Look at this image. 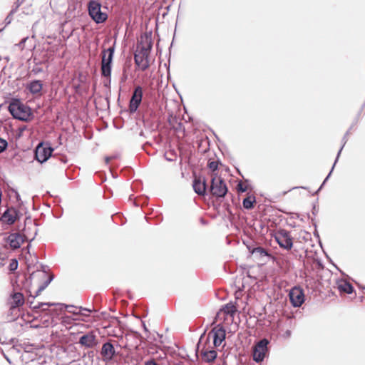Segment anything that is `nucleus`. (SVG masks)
Instances as JSON below:
<instances>
[{
    "label": "nucleus",
    "instance_id": "obj_39",
    "mask_svg": "<svg viewBox=\"0 0 365 365\" xmlns=\"http://www.w3.org/2000/svg\"><path fill=\"white\" fill-rule=\"evenodd\" d=\"M237 190L239 192H245L247 191V187L243 185L242 181H240L237 185Z\"/></svg>",
    "mask_w": 365,
    "mask_h": 365
},
{
    "label": "nucleus",
    "instance_id": "obj_37",
    "mask_svg": "<svg viewBox=\"0 0 365 365\" xmlns=\"http://www.w3.org/2000/svg\"><path fill=\"white\" fill-rule=\"evenodd\" d=\"M8 145V142L0 137V154L6 150Z\"/></svg>",
    "mask_w": 365,
    "mask_h": 365
},
{
    "label": "nucleus",
    "instance_id": "obj_41",
    "mask_svg": "<svg viewBox=\"0 0 365 365\" xmlns=\"http://www.w3.org/2000/svg\"><path fill=\"white\" fill-rule=\"evenodd\" d=\"M28 37L23 38L21 41L18 43H16L15 46L20 48L21 50L24 48L25 43L27 41Z\"/></svg>",
    "mask_w": 365,
    "mask_h": 365
},
{
    "label": "nucleus",
    "instance_id": "obj_59",
    "mask_svg": "<svg viewBox=\"0 0 365 365\" xmlns=\"http://www.w3.org/2000/svg\"><path fill=\"white\" fill-rule=\"evenodd\" d=\"M143 205L148 204V198H145L143 202Z\"/></svg>",
    "mask_w": 365,
    "mask_h": 365
},
{
    "label": "nucleus",
    "instance_id": "obj_19",
    "mask_svg": "<svg viewBox=\"0 0 365 365\" xmlns=\"http://www.w3.org/2000/svg\"><path fill=\"white\" fill-rule=\"evenodd\" d=\"M79 343L86 347H93L96 344V336L93 333H88L82 336L79 339Z\"/></svg>",
    "mask_w": 365,
    "mask_h": 365
},
{
    "label": "nucleus",
    "instance_id": "obj_51",
    "mask_svg": "<svg viewBox=\"0 0 365 365\" xmlns=\"http://www.w3.org/2000/svg\"><path fill=\"white\" fill-rule=\"evenodd\" d=\"M113 158H115V155H113V156H106V157L105 158V162H106V164H108V163H109V162H110L112 159H113Z\"/></svg>",
    "mask_w": 365,
    "mask_h": 365
},
{
    "label": "nucleus",
    "instance_id": "obj_32",
    "mask_svg": "<svg viewBox=\"0 0 365 365\" xmlns=\"http://www.w3.org/2000/svg\"><path fill=\"white\" fill-rule=\"evenodd\" d=\"M165 160L168 162H173L177 158V153L175 150H170L164 155Z\"/></svg>",
    "mask_w": 365,
    "mask_h": 365
},
{
    "label": "nucleus",
    "instance_id": "obj_35",
    "mask_svg": "<svg viewBox=\"0 0 365 365\" xmlns=\"http://www.w3.org/2000/svg\"><path fill=\"white\" fill-rule=\"evenodd\" d=\"M19 266V262L16 259H12L9 265V270L11 272H15Z\"/></svg>",
    "mask_w": 365,
    "mask_h": 365
},
{
    "label": "nucleus",
    "instance_id": "obj_33",
    "mask_svg": "<svg viewBox=\"0 0 365 365\" xmlns=\"http://www.w3.org/2000/svg\"><path fill=\"white\" fill-rule=\"evenodd\" d=\"M82 308L81 307H77L73 305H66V309L69 313H72L73 314H79L81 313Z\"/></svg>",
    "mask_w": 365,
    "mask_h": 365
},
{
    "label": "nucleus",
    "instance_id": "obj_46",
    "mask_svg": "<svg viewBox=\"0 0 365 365\" xmlns=\"http://www.w3.org/2000/svg\"><path fill=\"white\" fill-rule=\"evenodd\" d=\"M14 192H15V196H16V201L18 202V203L19 204V205H21L23 204V202L21 199V196L19 195V193L14 190Z\"/></svg>",
    "mask_w": 365,
    "mask_h": 365
},
{
    "label": "nucleus",
    "instance_id": "obj_14",
    "mask_svg": "<svg viewBox=\"0 0 365 365\" xmlns=\"http://www.w3.org/2000/svg\"><path fill=\"white\" fill-rule=\"evenodd\" d=\"M212 335L213 338L214 346H220L226 337V331L221 324L215 326L210 332L209 336Z\"/></svg>",
    "mask_w": 365,
    "mask_h": 365
},
{
    "label": "nucleus",
    "instance_id": "obj_1",
    "mask_svg": "<svg viewBox=\"0 0 365 365\" xmlns=\"http://www.w3.org/2000/svg\"><path fill=\"white\" fill-rule=\"evenodd\" d=\"M8 110L15 119L29 122L34 118L31 108L24 104L19 98H14L9 103Z\"/></svg>",
    "mask_w": 365,
    "mask_h": 365
},
{
    "label": "nucleus",
    "instance_id": "obj_53",
    "mask_svg": "<svg viewBox=\"0 0 365 365\" xmlns=\"http://www.w3.org/2000/svg\"><path fill=\"white\" fill-rule=\"evenodd\" d=\"M355 283L357 284L358 287L362 290V293L365 294V292H364V290H365V287L360 284L359 283H357L356 282H355Z\"/></svg>",
    "mask_w": 365,
    "mask_h": 365
},
{
    "label": "nucleus",
    "instance_id": "obj_13",
    "mask_svg": "<svg viewBox=\"0 0 365 365\" xmlns=\"http://www.w3.org/2000/svg\"><path fill=\"white\" fill-rule=\"evenodd\" d=\"M269 341L266 339L260 340L254 347L253 359L257 362L263 361L267 351Z\"/></svg>",
    "mask_w": 365,
    "mask_h": 365
},
{
    "label": "nucleus",
    "instance_id": "obj_27",
    "mask_svg": "<svg viewBox=\"0 0 365 365\" xmlns=\"http://www.w3.org/2000/svg\"><path fill=\"white\" fill-rule=\"evenodd\" d=\"M256 202L255 197L254 195H248L242 200L243 207L246 210H252L255 207V203Z\"/></svg>",
    "mask_w": 365,
    "mask_h": 365
},
{
    "label": "nucleus",
    "instance_id": "obj_57",
    "mask_svg": "<svg viewBox=\"0 0 365 365\" xmlns=\"http://www.w3.org/2000/svg\"><path fill=\"white\" fill-rule=\"evenodd\" d=\"M325 183H326V182L323 181V182L322 183V185H320V187H319V190H322V187L324 186Z\"/></svg>",
    "mask_w": 365,
    "mask_h": 365
},
{
    "label": "nucleus",
    "instance_id": "obj_2",
    "mask_svg": "<svg viewBox=\"0 0 365 365\" xmlns=\"http://www.w3.org/2000/svg\"><path fill=\"white\" fill-rule=\"evenodd\" d=\"M87 9L89 17L96 24H103L107 21L108 15L102 11V4L98 0H90Z\"/></svg>",
    "mask_w": 365,
    "mask_h": 365
},
{
    "label": "nucleus",
    "instance_id": "obj_36",
    "mask_svg": "<svg viewBox=\"0 0 365 365\" xmlns=\"http://www.w3.org/2000/svg\"><path fill=\"white\" fill-rule=\"evenodd\" d=\"M16 12V9H12L7 16L4 19L5 26H7L11 24L13 20V16Z\"/></svg>",
    "mask_w": 365,
    "mask_h": 365
},
{
    "label": "nucleus",
    "instance_id": "obj_34",
    "mask_svg": "<svg viewBox=\"0 0 365 365\" xmlns=\"http://www.w3.org/2000/svg\"><path fill=\"white\" fill-rule=\"evenodd\" d=\"M290 303L295 307H300L304 302V298H289Z\"/></svg>",
    "mask_w": 365,
    "mask_h": 365
},
{
    "label": "nucleus",
    "instance_id": "obj_8",
    "mask_svg": "<svg viewBox=\"0 0 365 365\" xmlns=\"http://www.w3.org/2000/svg\"><path fill=\"white\" fill-rule=\"evenodd\" d=\"M237 312V302H230L220 309L217 314L216 319L219 320H223V322L225 323V322L228 319L227 316H229L230 317V322H232L234 315Z\"/></svg>",
    "mask_w": 365,
    "mask_h": 365
},
{
    "label": "nucleus",
    "instance_id": "obj_15",
    "mask_svg": "<svg viewBox=\"0 0 365 365\" xmlns=\"http://www.w3.org/2000/svg\"><path fill=\"white\" fill-rule=\"evenodd\" d=\"M153 48L152 32H145L140 37L137 49L150 52Z\"/></svg>",
    "mask_w": 365,
    "mask_h": 365
},
{
    "label": "nucleus",
    "instance_id": "obj_18",
    "mask_svg": "<svg viewBox=\"0 0 365 365\" xmlns=\"http://www.w3.org/2000/svg\"><path fill=\"white\" fill-rule=\"evenodd\" d=\"M0 221L2 223H6L8 225H12L16 222L15 215H13V207H7L0 217Z\"/></svg>",
    "mask_w": 365,
    "mask_h": 365
},
{
    "label": "nucleus",
    "instance_id": "obj_54",
    "mask_svg": "<svg viewBox=\"0 0 365 365\" xmlns=\"http://www.w3.org/2000/svg\"><path fill=\"white\" fill-rule=\"evenodd\" d=\"M145 365H157V364L153 360H150L145 362Z\"/></svg>",
    "mask_w": 365,
    "mask_h": 365
},
{
    "label": "nucleus",
    "instance_id": "obj_42",
    "mask_svg": "<svg viewBox=\"0 0 365 365\" xmlns=\"http://www.w3.org/2000/svg\"><path fill=\"white\" fill-rule=\"evenodd\" d=\"M106 78V80L103 82V86L107 88H110V83H111V75L110 76H103Z\"/></svg>",
    "mask_w": 365,
    "mask_h": 365
},
{
    "label": "nucleus",
    "instance_id": "obj_16",
    "mask_svg": "<svg viewBox=\"0 0 365 365\" xmlns=\"http://www.w3.org/2000/svg\"><path fill=\"white\" fill-rule=\"evenodd\" d=\"M192 187L195 192L198 195L205 196L207 195V184L205 178L202 180L200 178H195Z\"/></svg>",
    "mask_w": 365,
    "mask_h": 365
},
{
    "label": "nucleus",
    "instance_id": "obj_20",
    "mask_svg": "<svg viewBox=\"0 0 365 365\" xmlns=\"http://www.w3.org/2000/svg\"><path fill=\"white\" fill-rule=\"evenodd\" d=\"M43 88V83L40 80H32L26 85V89L32 95H38Z\"/></svg>",
    "mask_w": 365,
    "mask_h": 365
},
{
    "label": "nucleus",
    "instance_id": "obj_64",
    "mask_svg": "<svg viewBox=\"0 0 365 365\" xmlns=\"http://www.w3.org/2000/svg\"><path fill=\"white\" fill-rule=\"evenodd\" d=\"M113 176L114 178H117V175L115 176V174H113Z\"/></svg>",
    "mask_w": 365,
    "mask_h": 365
},
{
    "label": "nucleus",
    "instance_id": "obj_49",
    "mask_svg": "<svg viewBox=\"0 0 365 365\" xmlns=\"http://www.w3.org/2000/svg\"><path fill=\"white\" fill-rule=\"evenodd\" d=\"M40 267H41V270L42 272H43L44 274L47 273V271L48 269V267L47 265H44L43 264H40Z\"/></svg>",
    "mask_w": 365,
    "mask_h": 365
},
{
    "label": "nucleus",
    "instance_id": "obj_52",
    "mask_svg": "<svg viewBox=\"0 0 365 365\" xmlns=\"http://www.w3.org/2000/svg\"><path fill=\"white\" fill-rule=\"evenodd\" d=\"M318 210H319V209H318V208H317L316 205H315V204H314V205H313V207H312V214H313L314 215H316L317 214V212H318Z\"/></svg>",
    "mask_w": 365,
    "mask_h": 365
},
{
    "label": "nucleus",
    "instance_id": "obj_62",
    "mask_svg": "<svg viewBox=\"0 0 365 365\" xmlns=\"http://www.w3.org/2000/svg\"><path fill=\"white\" fill-rule=\"evenodd\" d=\"M30 247H31V245H30V244H29V245H27L26 248H27L28 250H29V248H30Z\"/></svg>",
    "mask_w": 365,
    "mask_h": 365
},
{
    "label": "nucleus",
    "instance_id": "obj_5",
    "mask_svg": "<svg viewBox=\"0 0 365 365\" xmlns=\"http://www.w3.org/2000/svg\"><path fill=\"white\" fill-rule=\"evenodd\" d=\"M38 232V230L36 229L34 232V235L31 238H29V237L26 236V233H21V232H16V233H11L7 237H6V242L9 245L10 247L12 250H16L21 247V245L25 242V241H29L31 242L34 240Z\"/></svg>",
    "mask_w": 365,
    "mask_h": 365
},
{
    "label": "nucleus",
    "instance_id": "obj_21",
    "mask_svg": "<svg viewBox=\"0 0 365 365\" xmlns=\"http://www.w3.org/2000/svg\"><path fill=\"white\" fill-rule=\"evenodd\" d=\"M348 134H349V131L348 132H346L345 134L344 135L342 139H341V146L340 148V149L339 150L338 153H337V155H336V159L334 160V163L331 167V170L329 171V174L327 175V176L325 178V179L324 180V182H327V181L328 180V179L330 178L331 175V173L333 172L334 169V167L336 164V163L338 162L339 160V156L341 155V153L344 148V147L345 146L346 143H347L348 141Z\"/></svg>",
    "mask_w": 365,
    "mask_h": 365
},
{
    "label": "nucleus",
    "instance_id": "obj_60",
    "mask_svg": "<svg viewBox=\"0 0 365 365\" xmlns=\"http://www.w3.org/2000/svg\"><path fill=\"white\" fill-rule=\"evenodd\" d=\"M140 136H144V133H143V130H142V131H140Z\"/></svg>",
    "mask_w": 365,
    "mask_h": 365
},
{
    "label": "nucleus",
    "instance_id": "obj_10",
    "mask_svg": "<svg viewBox=\"0 0 365 365\" xmlns=\"http://www.w3.org/2000/svg\"><path fill=\"white\" fill-rule=\"evenodd\" d=\"M143 96V88L140 86H135L129 101L128 111L130 113H134L137 111L141 104Z\"/></svg>",
    "mask_w": 365,
    "mask_h": 365
},
{
    "label": "nucleus",
    "instance_id": "obj_28",
    "mask_svg": "<svg viewBox=\"0 0 365 365\" xmlns=\"http://www.w3.org/2000/svg\"><path fill=\"white\" fill-rule=\"evenodd\" d=\"M287 297H305L303 289L299 286H294L289 289Z\"/></svg>",
    "mask_w": 365,
    "mask_h": 365
},
{
    "label": "nucleus",
    "instance_id": "obj_55",
    "mask_svg": "<svg viewBox=\"0 0 365 365\" xmlns=\"http://www.w3.org/2000/svg\"><path fill=\"white\" fill-rule=\"evenodd\" d=\"M200 222L202 224V225H207V221L205 220L204 218L201 217L200 218Z\"/></svg>",
    "mask_w": 365,
    "mask_h": 365
},
{
    "label": "nucleus",
    "instance_id": "obj_38",
    "mask_svg": "<svg viewBox=\"0 0 365 365\" xmlns=\"http://www.w3.org/2000/svg\"><path fill=\"white\" fill-rule=\"evenodd\" d=\"M40 64H41V61L36 63V65L32 68L31 72L35 75L43 72V68L39 66Z\"/></svg>",
    "mask_w": 365,
    "mask_h": 365
},
{
    "label": "nucleus",
    "instance_id": "obj_56",
    "mask_svg": "<svg viewBox=\"0 0 365 365\" xmlns=\"http://www.w3.org/2000/svg\"><path fill=\"white\" fill-rule=\"evenodd\" d=\"M134 205H135V207H138V206H140V204L138 202V201H137V200H135V201H134Z\"/></svg>",
    "mask_w": 365,
    "mask_h": 365
},
{
    "label": "nucleus",
    "instance_id": "obj_24",
    "mask_svg": "<svg viewBox=\"0 0 365 365\" xmlns=\"http://www.w3.org/2000/svg\"><path fill=\"white\" fill-rule=\"evenodd\" d=\"M338 290L341 294H351L354 292V289L352 284L347 281H342L337 286Z\"/></svg>",
    "mask_w": 365,
    "mask_h": 365
},
{
    "label": "nucleus",
    "instance_id": "obj_44",
    "mask_svg": "<svg viewBox=\"0 0 365 365\" xmlns=\"http://www.w3.org/2000/svg\"><path fill=\"white\" fill-rule=\"evenodd\" d=\"M9 297H25L24 294L21 292H13L10 294Z\"/></svg>",
    "mask_w": 365,
    "mask_h": 365
},
{
    "label": "nucleus",
    "instance_id": "obj_30",
    "mask_svg": "<svg viewBox=\"0 0 365 365\" xmlns=\"http://www.w3.org/2000/svg\"><path fill=\"white\" fill-rule=\"evenodd\" d=\"M365 108V101H364V103L362 104L359 111L358 112V113L356 114L355 118L354 119L353 122H352V124L351 125L350 128L348 129V130L346 132L349 131V134L348 135L350 134V132H351V130L353 129V128L357 125L359 120V118H360V116H361V114L363 111V110Z\"/></svg>",
    "mask_w": 365,
    "mask_h": 365
},
{
    "label": "nucleus",
    "instance_id": "obj_9",
    "mask_svg": "<svg viewBox=\"0 0 365 365\" xmlns=\"http://www.w3.org/2000/svg\"><path fill=\"white\" fill-rule=\"evenodd\" d=\"M144 127L150 131H156L159 128V120L156 113L153 110H148L143 115Z\"/></svg>",
    "mask_w": 365,
    "mask_h": 365
},
{
    "label": "nucleus",
    "instance_id": "obj_3",
    "mask_svg": "<svg viewBox=\"0 0 365 365\" xmlns=\"http://www.w3.org/2000/svg\"><path fill=\"white\" fill-rule=\"evenodd\" d=\"M115 48V41L108 48H103L101 53V73L102 76H110Z\"/></svg>",
    "mask_w": 365,
    "mask_h": 365
},
{
    "label": "nucleus",
    "instance_id": "obj_29",
    "mask_svg": "<svg viewBox=\"0 0 365 365\" xmlns=\"http://www.w3.org/2000/svg\"><path fill=\"white\" fill-rule=\"evenodd\" d=\"M14 300L10 302V310L14 312L25 303V298H13Z\"/></svg>",
    "mask_w": 365,
    "mask_h": 365
},
{
    "label": "nucleus",
    "instance_id": "obj_26",
    "mask_svg": "<svg viewBox=\"0 0 365 365\" xmlns=\"http://www.w3.org/2000/svg\"><path fill=\"white\" fill-rule=\"evenodd\" d=\"M53 278H54V275L52 274H50L48 277L46 281H44L41 284H40L38 286V287L37 288L34 295L32 294L31 291H29V294L26 297H38L40 294V293L43 290H44L48 287V285L52 282Z\"/></svg>",
    "mask_w": 365,
    "mask_h": 365
},
{
    "label": "nucleus",
    "instance_id": "obj_63",
    "mask_svg": "<svg viewBox=\"0 0 365 365\" xmlns=\"http://www.w3.org/2000/svg\"><path fill=\"white\" fill-rule=\"evenodd\" d=\"M115 128H118V129H120V128H122V125H120V126H115Z\"/></svg>",
    "mask_w": 365,
    "mask_h": 365
},
{
    "label": "nucleus",
    "instance_id": "obj_58",
    "mask_svg": "<svg viewBox=\"0 0 365 365\" xmlns=\"http://www.w3.org/2000/svg\"><path fill=\"white\" fill-rule=\"evenodd\" d=\"M320 190H319V188H318V190H316V191H315L312 195H317Z\"/></svg>",
    "mask_w": 365,
    "mask_h": 365
},
{
    "label": "nucleus",
    "instance_id": "obj_23",
    "mask_svg": "<svg viewBox=\"0 0 365 365\" xmlns=\"http://www.w3.org/2000/svg\"><path fill=\"white\" fill-rule=\"evenodd\" d=\"M247 249L249 250V252L250 253H252V255L258 254L259 257H272V254L269 253L267 250L264 249V247H262L261 246H257V247L247 246Z\"/></svg>",
    "mask_w": 365,
    "mask_h": 365
},
{
    "label": "nucleus",
    "instance_id": "obj_43",
    "mask_svg": "<svg viewBox=\"0 0 365 365\" xmlns=\"http://www.w3.org/2000/svg\"><path fill=\"white\" fill-rule=\"evenodd\" d=\"M13 215H15L16 221L19 220L21 218V217L22 216V213H21L19 210H18L17 209H16L14 207H13Z\"/></svg>",
    "mask_w": 365,
    "mask_h": 365
},
{
    "label": "nucleus",
    "instance_id": "obj_17",
    "mask_svg": "<svg viewBox=\"0 0 365 365\" xmlns=\"http://www.w3.org/2000/svg\"><path fill=\"white\" fill-rule=\"evenodd\" d=\"M217 353L214 349L204 346L200 351L201 359L206 363L212 362L217 357Z\"/></svg>",
    "mask_w": 365,
    "mask_h": 365
},
{
    "label": "nucleus",
    "instance_id": "obj_7",
    "mask_svg": "<svg viewBox=\"0 0 365 365\" xmlns=\"http://www.w3.org/2000/svg\"><path fill=\"white\" fill-rule=\"evenodd\" d=\"M53 151V148L49 143L44 146V143L40 142L34 149V159L42 164L50 158Z\"/></svg>",
    "mask_w": 365,
    "mask_h": 365
},
{
    "label": "nucleus",
    "instance_id": "obj_11",
    "mask_svg": "<svg viewBox=\"0 0 365 365\" xmlns=\"http://www.w3.org/2000/svg\"><path fill=\"white\" fill-rule=\"evenodd\" d=\"M34 309L41 308L46 312H48L51 315H59L63 313L66 309V304L62 303H45L39 304L38 307H33Z\"/></svg>",
    "mask_w": 365,
    "mask_h": 365
},
{
    "label": "nucleus",
    "instance_id": "obj_45",
    "mask_svg": "<svg viewBox=\"0 0 365 365\" xmlns=\"http://www.w3.org/2000/svg\"><path fill=\"white\" fill-rule=\"evenodd\" d=\"M127 78H128V75H127V73H126V69L124 68L123 71L122 76L120 78V83H124L125 81H126Z\"/></svg>",
    "mask_w": 365,
    "mask_h": 365
},
{
    "label": "nucleus",
    "instance_id": "obj_40",
    "mask_svg": "<svg viewBox=\"0 0 365 365\" xmlns=\"http://www.w3.org/2000/svg\"><path fill=\"white\" fill-rule=\"evenodd\" d=\"M311 221H312V224H313V225L314 227V231L313 232L314 236L319 240L320 237H319V232L317 231V223L315 222V219L314 218H311Z\"/></svg>",
    "mask_w": 365,
    "mask_h": 365
},
{
    "label": "nucleus",
    "instance_id": "obj_12",
    "mask_svg": "<svg viewBox=\"0 0 365 365\" xmlns=\"http://www.w3.org/2000/svg\"><path fill=\"white\" fill-rule=\"evenodd\" d=\"M150 52L137 49L134 53V61L135 65L139 67L141 71L147 70L149 66V54Z\"/></svg>",
    "mask_w": 365,
    "mask_h": 365
},
{
    "label": "nucleus",
    "instance_id": "obj_48",
    "mask_svg": "<svg viewBox=\"0 0 365 365\" xmlns=\"http://www.w3.org/2000/svg\"><path fill=\"white\" fill-rule=\"evenodd\" d=\"M124 171L126 172L125 174L130 176H132L133 174V170L131 168H125Z\"/></svg>",
    "mask_w": 365,
    "mask_h": 365
},
{
    "label": "nucleus",
    "instance_id": "obj_47",
    "mask_svg": "<svg viewBox=\"0 0 365 365\" xmlns=\"http://www.w3.org/2000/svg\"><path fill=\"white\" fill-rule=\"evenodd\" d=\"M24 0H16L15 2V6L12 9H16V11H17L19 7L23 4Z\"/></svg>",
    "mask_w": 365,
    "mask_h": 365
},
{
    "label": "nucleus",
    "instance_id": "obj_6",
    "mask_svg": "<svg viewBox=\"0 0 365 365\" xmlns=\"http://www.w3.org/2000/svg\"><path fill=\"white\" fill-rule=\"evenodd\" d=\"M274 237L279 247L287 251L292 248L293 238L287 230L279 229L274 234Z\"/></svg>",
    "mask_w": 365,
    "mask_h": 365
},
{
    "label": "nucleus",
    "instance_id": "obj_61",
    "mask_svg": "<svg viewBox=\"0 0 365 365\" xmlns=\"http://www.w3.org/2000/svg\"><path fill=\"white\" fill-rule=\"evenodd\" d=\"M127 292H128V297H131V294H130V291H129V290H128V291H127Z\"/></svg>",
    "mask_w": 365,
    "mask_h": 365
},
{
    "label": "nucleus",
    "instance_id": "obj_31",
    "mask_svg": "<svg viewBox=\"0 0 365 365\" xmlns=\"http://www.w3.org/2000/svg\"><path fill=\"white\" fill-rule=\"evenodd\" d=\"M221 163L220 161L218 160L217 161H209L207 163V167L209 169L212 171V177L214 176L215 174L217 175V170L219 169L218 166L219 164Z\"/></svg>",
    "mask_w": 365,
    "mask_h": 365
},
{
    "label": "nucleus",
    "instance_id": "obj_50",
    "mask_svg": "<svg viewBox=\"0 0 365 365\" xmlns=\"http://www.w3.org/2000/svg\"><path fill=\"white\" fill-rule=\"evenodd\" d=\"M26 129V127L24 125V126H21V127H19V133H18V137H21V135H22V133Z\"/></svg>",
    "mask_w": 365,
    "mask_h": 365
},
{
    "label": "nucleus",
    "instance_id": "obj_25",
    "mask_svg": "<svg viewBox=\"0 0 365 365\" xmlns=\"http://www.w3.org/2000/svg\"><path fill=\"white\" fill-rule=\"evenodd\" d=\"M38 223L36 221H33L31 217L28 215L25 218L24 226L21 230H20L21 233H26V236L29 237V232L31 230L32 226L37 227L38 226Z\"/></svg>",
    "mask_w": 365,
    "mask_h": 365
},
{
    "label": "nucleus",
    "instance_id": "obj_22",
    "mask_svg": "<svg viewBox=\"0 0 365 365\" xmlns=\"http://www.w3.org/2000/svg\"><path fill=\"white\" fill-rule=\"evenodd\" d=\"M115 350L112 344L105 343L101 349V354L106 359H111L114 356Z\"/></svg>",
    "mask_w": 365,
    "mask_h": 365
},
{
    "label": "nucleus",
    "instance_id": "obj_4",
    "mask_svg": "<svg viewBox=\"0 0 365 365\" xmlns=\"http://www.w3.org/2000/svg\"><path fill=\"white\" fill-rule=\"evenodd\" d=\"M210 192L217 197H224L228 192L225 180L221 178H217V174L211 178Z\"/></svg>",
    "mask_w": 365,
    "mask_h": 365
}]
</instances>
